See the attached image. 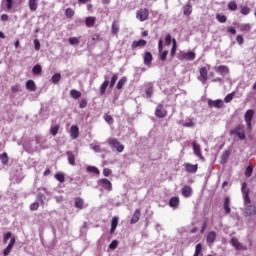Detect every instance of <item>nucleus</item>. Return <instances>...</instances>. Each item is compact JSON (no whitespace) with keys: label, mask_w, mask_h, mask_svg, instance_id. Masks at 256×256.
Wrapping results in <instances>:
<instances>
[{"label":"nucleus","mask_w":256,"mask_h":256,"mask_svg":"<svg viewBox=\"0 0 256 256\" xmlns=\"http://www.w3.org/2000/svg\"><path fill=\"white\" fill-rule=\"evenodd\" d=\"M111 173H113V171H111V169H109V168H104L103 169L104 177H109V175H111Z\"/></svg>","instance_id":"59"},{"label":"nucleus","mask_w":256,"mask_h":256,"mask_svg":"<svg viewBox=\"0 0 256 256\" xmlns=\"http://www.w3.org/2000/svg\"><path fill=\"white\" fill-rule=\"evenodd\" d=\"M70 97H72V99H79L81 97V91H78L76 89H72L70 91Z\"/></svg>","instance_id":"34"},{"label":"nucleus","mask_w":256,"mask_h":256,"mask_svg":"<svg viewBox=\"0 0 256 256\" xmlns=\"http://www.w3.org/2000/svg\"><path fill=\"white\" fill-rule=\"evenodd\" d=\"M119 30H120L119 21H114L111 26L112 35H115L117 37V35H119Z\"/></svg>","instance_id":"17"},{"label":"nucleus","mask_w":256,"mask_h":256,"mask_svg":"<svg viewBox=\"0 0 256 256\" xmlns=\"http://www.w3.org/2000/svg\"><path fill=\"white\" fill-rule=\"evenodd\" d=\"M153 61V54L151 52H146L144 55V65H151Z\"/></svg>","instance_id":"27"},{"label":"nucleus","mask_w":256,"mask_h":256,"mask_svg":"<svg viewBox=\"0 0 256 256\" xmlns=\"http://www.w3.org/2000/svg\"><path fill=\"white\" fill-rule=\"evenodd\" d=\"M117 225H119V218L115 216L112 218V221H111V229H110L111 234L115 233V230L117 229Z\"/></svg>","instance_id":"25"},{"label":"nucleus","mask_w":256,"mask_h":256,"mask_svg":"<svg viewBox=\"0 0 256 256\" xmlns=\"http://www.w3.org/2000/svg\"><path fill=\"white\" fill-rule=\"evenodd\" d=\"M195 57L196 54L192 51L182 54V59H184V61H193Z\"/></svg>","instance_id":"20"},{"label":"nucleus","mask_w":256,"mask_h":256,"mask_svg":"<svg viewBox=\"0 0 256 256\" xmlns=\"http://www.w3.org/2000/svg\"><path fill=\"white\" fill-rule=\"evenodd\" d=\"M193 152L196 157H199L202 161L205 160V157H203V154L201 153V146L197 144V142L192 143Z\"/></svg>","instance_id":"9"},{"label":"nucleus","mask_w":256,"mask_h":256,"mask_svg":"<svg viewBox=\"0 0 256 256\" xmlns=\"http://www.w3.org/2000/svg\"><path fill=\"white\" fill-rule=\"evenodd\" d=\"M216 73H219V75H227L229 74V67L225 65H220L218 67L214 68Z\"/></svg>","instance_id":"14"},{"label":"nucleus","mask_w":256,"mask_h":256,"mask_svg":"<svg viewBox=\"0 0 256 256\" xmlns=\"http://www.w3.org/2000/svg\"><path fill=\"white\" fill-rule=\"evenodd\" d=\"M98 183L105 189L106 191H112L113 190V184L109 179L107 178H102L98 181Z\"/></svg>","instance_id":"6"},{"label":"nucleus","mask_w":256,"mask_h":256,"mask_svg":"<svg viewBox=\"0 0 256 256\" xmlns=\"http://www.w3.org/2000/svg\"><path fill=\"white\" fill-rule=\"evenodd\" d=\"M52 82L59 83L61 81V74L60 73H56L52 76Z\"/></svg>","instance_id":"50"},{"label":"nucleus","mask_w":256,"mask_h":256,"mask_svg":"<svg viewBox=\"0 0 256 256\" xmlns=\"http://www.w3.org/2000/svg\"><path fill=\"white\" fill-rule=\"evenodd\" d=\"M107 143L110 147H112V149L117 150L118 153H123V151L125 150V146L121 144V142H119V140H117L116 138H109L107 140Z\"/></svg>","instance_id":"1"},{"label":"nucleus","mask_w":256,"mask_h":256,"mask_svg":"<svg viewBox=\"0 0 256 256\" xmlns=\"http://www.w3.org/2000/svg\"><path fill=\"white\" fill-rule=\"evenodd\" d=\"M201 251H203V245L201 243L197 244L195 247V253L193 256H199L201 255Z\"/></svg>","instance_id":"42"},{"label":"nucleus","mask_w":256,"mask_h":256,"mask_svg":"<svg viewBox=\"0 0 256 256\" xmlns=\"http://www.w3.org/2000/svg\"><path fill=\"white\" fill-rule=\"evenodd\" d=\"M215 239H217V233H215V231H210L207 235L206 241L208 243H215Z\"/></svg>","instance_id":"28"},{"label":"nucleus","mask_w":256,"mask_h":256,"mask_svg":"<svg viewBox=\"0 0 256 256\" xmlns=\"http://www.w3.org/2000/svg\"><path fill=\"white\" fill-rule=\"evenodd\" d=\"M67 157L70 165H75V155L71 152H67Z\"/></svg>","instance_id":"45"},{"label":"nucleus","mask_w":256,"mask_h":256,"mask_svg":"<svg viewBox=\"0 0 256 256\" xmlns=\"http://www.w3.org/2000/svg\"><path fill=\"white\" fill-rule=\"evenodd\" d=\"M69 43H70V45H79V38H77V37H71V38H69Z\"/></svg>","instance_id":"55"},{"label":"nucleus","mask_w":256,"mask_h":256,"mask_svg":"<svg viewBox=\"0 0 256 256\" xmlns=\"http://www.w3.org/2000/svg\"><path fill=\"white\" fill-rule=\"evenodd\" d=\"M173 45L171 49V57H175V53H177V40L172 39Z\"/></svg>","instance_id":"41"},{"label":"nucleus","mask_w":256,"mask_h":256,"mask_svg":"<svg viewBox=\"0 0 256 256\" xmlns=\"http://www.w3.org/2000/svg\"><path fill=\"white\" fill-rule=\"evenodd\" d=\"M184 167L187 171V173H197V170L199 169V165L197 164H191V163H185Z\"/></svg>","instance_id":"11"},{"label":"nucleus","mask_w":256,"mask_h":256,"mask_svg":"<svg viewBox=\"0 0 256 256\" xmlns=\"http://www.w3.org/2000/svg\"><path fill=\"white\" fill-rule=\"evenodd\" d=\"M6 1V9L8 11H11L13 9V0H5ZM16 1H21V0H16Z\"/></svg>","instance_id":"54"},{"label":"nucleus","mask_w":256,"mask_h":256,"mask_svg":"<svg viewBox=\"0 0 256 256\" xmlns=\"http://www.w3.org/2000/svg\"><path fill=\"white\" fill-rule=\"evenodd\" d=\"M208 107L210 108L214 107L215 109H223L225 107V103L221 99H217V100L209 99Z\"/></svg>","instance_id":"3"},{"label":"nucleus","mask_w":256,"mask_h":256,"mask_svg":"<svg viewBox=\"0 0 256 256\" xmlns=\"http://www.w3.org/2000/svg\"><path fill=\"white\" fill-rule=\"evenodd\" d=\"M39 0H28V7L30 11H37V8L39 7Z\"/></svg>","instance_id":"24"},{"label":"nucleus","mask_w":256,"mask_h":256,"mask_svg":"<svg viewBox=\"0 0 256 256\" xmlns=\"http://www.w3.org/2000/svg\"><path fill=\"white\" fill-rule=\"evenodd\" d=\"M155 115L159 117V119H164V117H167V111L163 108V104L157 105Z\"/></svg>","instance_id":"7"},{"label":"nucleus","mask_w":256,"mask_h":256,"mask_svg":"<svg viewBox=\"0 0 256 256\" xmlns=\"http://www.w3.org/2000/svg\"><path fill=\"white\" fill-rule=\"evenodd\" d=\"M59 129H60L59 124H56L53 127H51V129H50L51 135H53V137H55L59 133Z\"/></svg>","instance_id":"38"},{"label":"nucleus","mask_w":256,"mask_h":256,"mask_svg":"<svg viewBox=\"0 0 256 256\" xmlns=\"http://www.w3.org/2000/svg\"><path fill=\"white\" fill-rule=\"evenodd\" d=\"M117 74H114L111 78V81H110V89H113V87H115V83H117Z\"/></svg>","instance_id":"53"},{"label":"nucleus","mask_w":256,"mask_h":256,"mask_svg":"<svg viewBox=\"0 0 256 256\" xmlns=\"http://www.w3.org/2000/svg\"><path fill=\"white\" fill-rule=\"evenodd\" d=\"M0 160L2 164L8 165L9 164V156L7 155V152H4L0 155Z\"/></svg>","instance_id":"35"},{"label":"nucleus","mask_w":256,"mask_h":256,"mask_svg":"<svg viewBox=\"0 0 256 256\" xmlns=\"http://www.w3.org/2000/svg\"><path fill=\"white\" fill-rule=\"evenodd\" d=\"M136 18L139 19L141 22L147 21V19H149V10L147 8H140L136 12Z\"/></svg>","instance_id":"2"},{"label":"nucleus","mask_w":256,"mask_h":256,"mask_svg":"<svg viewBox=\"0 0 256 256\" xmlns=\"http://www.w3.org/2000/svg\"><path fill=\"white\" fill-rule=\"evenodd\" d=\"M70 135L72 139H77L79 137V127L76 125L71 126Z\"/></svg>","instance_id":"19"},{"label":"nucleus","mask_w":256,"mask_h":256,"mask_svg":"<svg viewBox=\"0 0 256 256\" xmlns=\"http://www.w3.org/2000/svg\"><path fill=\"white\" fill-rule=\"evenodd\" d=\"M55 180L59 181V183H65V173L63 172H57L55 175Z\"/></svg>","instance_id":"31"},{"label":"nucleus","mask_w":256,"mask_h":256,"mask_svg":"<svg viewBox=\"0 0 256 256\" xmlns=\"http://www.w3.org/2000/svg\"><path fill=\"white\" fill-rule=\"evenodd\" d=\"M171 34H168L166 37H165V43L166 45H171Z\"/></svg>","instance_id":"64"},{"label":"nucleus","mask_w":256,"mask_h":256,"mask_svg":"<svg viewBox=\"0 0 256 256\" xmlns=\"http://www.w3.org/2000/svg\"><path fill=\"white\" fill-rule=\"evenodd\" d=\"M146 95L148 97V99H151V97H153V87L151 85H149L147 88H146Z\"/></svg>","instance_id":"48"},{"label":"nucleus","mask_w":256,"mask_h":256,"mask_svg":"<svg viewBox=\"0 0 256 256\" xmlns=\"http://www.w3.org/2000/svg\"><path fill=\"white\" fill-rule=\"evenodd\" d=\"M84 201L81 197H77L75 198V202H74V205L76 207V209H83V205H84Z\"/></svg>","instance_id":"30"},{"label":"nucleus","mask_w":256,"mask_h":256,"mask_svg":"<svg viewBox=\"0 0 256 256\" xmlns=\"http://www.w3.org/2000/svg\"><path fill=\"white\" fill-rule=\"evenodd\" d=\"M231 245L237 249V251H246L247 247L242 246L239 240L235 237L231 238Z\"/></svg>","instance_id":"10"},{"label":"nucleus","mask_w":256,"mask_h":256,"mask_svg":"<svg viewBox=\"0 0 256 256\" xmlns=\"http://www.w3.org/2000/svg\"><path fill=\"white\" fill-rule=\"evenodd\" d=\"M216 19L219 23H227V16L223 14H216Z\"/></svg>","instance_id":"40"},{"label":"nucleus","mask_w":256,"mask_h":256,"mask_svg":"<svg viewBox=\"0 0 256 256\" xmlns=\"http://www.w3.org/2000/svg\"><path fill=\"white\" fill-rule=\"evenodd\" d=\"M240 13L242 15H249V13H251V8H249V6H243L241 7Z\"/></svg>","instance_id":"47"},{"label":"nucleus","mask_w":256,"mask_h":256,"mask_svg":"<svg viewBox=\"0 0 256 256\" xmlns=\"http://www.w3.org/2000/svg\"><path fill=\"white\" fill-rule=\"evenodd\" d=\"M253 175V166L249 165L245 171V177H251Z\"/></svg>","instance_id":"51"},{"label":"nucleus","mask_w":256,"mask_h":256,"mask_svg":"<svg viewBox=\"0 0 256 256\" xmlns=\"http://www.w3.org/2000/svg\"><path fill=\"white\" fill-rule=\"evenodd\" d=\"M15 247V238H11L8 246L4 249L3 255L4 256H9V253H11V250Z\"/></svg>","instance_id":"15"},{"label":"nucleus","mask_w":256,"mask_h":256,"mask_svg":"<svg viewBox=\"0 0 256 256\" xmlns=\"http://www.w3.org/2000/svg\"><path fill=\"white\" fill-rule=\"evenodd\" d=\"M227 31H228V33H231V35H236L237 34V30L235 29V27L229 26L227 28Z\"/></svg>","instance_id":"61"},{"label":"nucleus","mask_w":256,"mask_h":256,"mask_svg":"<svg viewBox=\"0 0 256 256\" xmlns=\"http://www.w3.org/2000/svg\"><path fill=\"white\" fill-rule=\"evenodd\" d=\"M39 209V202H34L30 205V211H37Z\"/></svg>","instance_id":"56"},{"label":"nucleus","mask_w":256,"mask_h":256,"mask_svg":"<svg viewBox=\"0 0 256 256\" xmlns=\"http://www.w3.org/2000/svg\"><path fill=\"white\" fill-rule=\"evenodd\" d=\"M240 31L242 33H249V31H251V25L250 24H243L242 26H240Z\"/></svg>","instance_id":"39"},{"label":"nucleus","mask_w":256,"mask_h":256,"mask_svg":"<svg viewBox=\"0 0 256 256\" xmlns=\"http://www.w3.org/2000/svg\"><path fill=\"white\" fill-rule=\"evenodd\" d=\"M253 115H255V111H253L252 109L247 110L245 113V121H246L247 129L249 130L252 129L251 122L253 121Z\"/></svg>","instance_id":"4"},{"label":"nucleus","mask_w":256,"mask_h":256,"mask_svg":"<svg viewBox=\"0 0 256 256\" xmlns=\"http://www.w3.org/2000/svg\"><path fill=\"white\" fill-rule=\"evenodd\" d=\"M241 191L243 195H249V188H247V182L242 183Z\"/></svg>","instance_id":"49"},{"label":"nucleus","mask_w":256,"mask_h":256,"mask_svg":"<svg viewBox=\"0 0 256 256\" xmlns=\"http://www.w3.org/2000/svg\"><path fill=\"white\" fill-rule=\"evenodd\" d=\"M229 11H237V3L235 1H230L228 3Z\"/></svg>","instance_id":"44"},{"label":"nucleus","mask_w":256,"mask_h":256,"mask_svg":"<svg viewBox=\"0 0 256 256\" xmlns=\"http://www.w3.org/2000/svg\"><path fill=\"white\" fill-rule=\"evenodd\" d=\"M38 201H40L41 205H45V196L44 194H38Z\"/></svg>","instance_id":"60"},{"label":"nucleus","mask_w":256,"mask_h":256,"mask_svg":"<svg viewBox=\"0 0 256 256\" xmlns=\"http://www.w3.org/2000/svg\"><path fill=\"white\" fill-rule=\"evenodd\" d=\"M96 21H97V18H95L94 16H88L85 19V25L86 27H94Z\"/></svg>","instance_id":"21"},{"label":"nucleus","mask_w":256,"mask_h":256,"mask_svg":"<svg viewBox=\"0 0 256 256\" xmlns=\"http://www.w3.org/2000/svg\"><path fill=\"white\" fill-rule=\"evenodd\" d=\"M230 135H237V137L243 141V139H245V130H243V127L238 126L230 131Z\"/></svg>","instance_id":"5"},{"label":"nucleus","mask_w":256,"mask_h":256,"mask_svg":"<svg viewBox=\"0 0 256 256\" xmlns=\"http://www.w3.org/2000/svg\"><path fill=\"white\" fill-rule=\"evenodd\" d=\"M179 203H180V200H179V197L177 196L172 197L169 200V206L172 207L173 209H177V207H179Z\"/></svg>","instance_id":"23"},{"label":"nucleus","mask_w":256,"mask_h":256,"mask_svg":"<svg viewBox=\"0 0 256 256\" xmlns=\"http://www.w3.org/2000/svg\"><path fill=\"white\" fill-rule=\"evenodd\" d=\"M127 83V77H122L119 81H118V83H117V85H116V88L118 89V90H121V89H123V87H125V84Z\"/></svg>","instance_id":"32"},{"label":"nucleus","mask_w":256,"mask_h":256,"mask_svg":"<svg viewBox=\"0 0 256 256\" xmlns=\"http://www.w3.org/2000/svg\"><path fill=\"white\" fill-rule=\"evenodd\" d=\"M145 45H147V41L140 39L138 41H133L131 47L132 49H137V47H145Z\"/></svg>","instance_id":"22"},{"label":"nucleus","mask_w":256,"mask_h":256,"mask_svg":"<svg viewBox=\"0 0 256 256\" xmlns=\"http://www.w3.org/2000/svg\"><path fill=\"white\" fill-rule=\"evenodd\" d=\"M181 193L183 195V197H191V195H193V188H191V186L189 185H185L182 189H181Z\"/></svg>","instance_id":"12"},{"label":"nucleus","mask_w":256,"mask_h":256,"mask_svg":"<svg viewBox=\"0 0 256 256\" xmlns=\"http://www.w3.org/2000/svg\"><path fill=\"white\" fill-rule=\"evenodd\" d=\"M223 207L226 215H229L231 213V199L229 197L225 198Z\"/></svg>","instance_id":"16"},{"label":"nucleus","mask_w":256,"mask_h":256,"mask_svg":"<svg viewBox=\"0 0 256 256\" xmlns=\"http://www.w3.org/2000/svg\"><path fill=\"white\" fill-rule=\"evenodd\" d=\"M65 15L68 19H71V17L75 15V10H73L72 8H67L65 11Z\"/></svg>","instance_id":"43"},{"label":"nucleus","mask_w":256,"mask_h":256,"mask_svg":"<svg viewBox=\"0 0 256 256\" xmlns=\"http://www.w3.org/2000/svg\"><path fill=\"white\" fill-rule=\"evenodd\" d=\"M86 171H88V173H94L95 175H99V168L95 167V166H88L86 168Z\"/></svg>","instance_id":"37"},{"label":"nucleus","mask_w":256,"mask_h":256,"mask_svg":"<svg viewBox=\"0 0 256 256\" xmlns=\"http://www.w3.org/2000/svg\"><path fill=\"white\" fill-rule=\"evenodd\" d=\"M139 219H141V210L140 209H136L131 220H130V224L131 225H135V223L139 222Z\"/></svg>","instance_id":"13"},{"label":"nucleus","mask_w":256,"mask_h":256,"mask_svg":"<svg viewBox=\"0 0 256 256\" xmlns=\"http://www.w3.org/2000/svg\"><path fill=\"white\" fill-rule=\"evenodd\" d=\"M183 13L184 15H186V17H189V15L193 13V6L191 5V3L188 2L186 5H184Z\"/></svg>","instance_id":"26"},{"label":"nucleus","mask_w":256,"mask_h":256,"mask_svg":"<svg viewBox=\"0 0 256 256\" xmlns=\"http://www.w3.org/2000/svg\"><path fill=\"white\" fill-rule=\"evenodd\" d=\"M34 49H35L36 51H39V49H41V42H39L38 39H35V40H34Z\"/></svg>","instance_id":"58"},{"label":"nucleus","mask_w":256,"mask_h":256,"mask_svg":"<svg viewBox=\"0 0 256 256\" xmlns=\"http://www.w3.org/2000/svg\"><path fill=\"white\" fill-rule=\"evenodd\" d=\"M11 235H12L11 232H7L5 234L4 239H3L4 243H7V241H9L11 239Z\"/></svg>","instance_id":"63"},{"label":"nucleus","mask_w":256,"mask_h":256,"mask_svg":"<svg viewBox=\"0 0 256 256\" xmlns=\"http://www.w3.org/2000/svg\"><path fill=\"white\" fill-rule=\"evenodd\" d=\"M107 87H109V80L104 81L100 86V95H103L105 91H107Z\"/></svg>","instance_id":"36"},{"label":"nucleus","mask_w":256,"mask_h":256,"mask_svg":"<svg viewBox=\"0 0 256 256\" xmlns=\"http://www.w3.org/2000/svg\"><path fill=\"white\" fill-rule=\"evenodd\" d=\"M119 245V242L117 240H113L110 244H109V249L115 250V248Z\"/></svg>","instance_id":"57"},{"label":"nucleus","mask_w":256,"mask_h":256,"mask_svg":"<svg viewBox=\"0 0 256 256\" xmlns=\"http://www.w3.org/2000/svg\"><path fill=\"white\" fill-rule=\"evenodd\" d=\"M32 73H33V75H41V73H43V69L41 68V65L36 64V65L32 68Z\"/></svg>","instance_id":"33"},{"label":"nucleus","mask_w":256,"mask_h":256,"mask_svg":"<svg viewBox=\"0 0 256 256\" xmlns=\"http://www.w3.org/2000/svg\"><path fill=\"white\" fill-rule=\"evenodd\" d=\"M104 119L106 121V123H108V125H113V116L109 115V114H105Z\"/></svg>","instance_id":"52"},{"label":"nucleus","mask_w":256,"mask_h":256,"mask_svg":"<svg viewBox=\"0 0 256 256\" xmlns=\"http://www.w3.org/2000/svg\"><path fill=\"white\" fill-rule=\"evenodd\" d=\"M80 109H85L87 107V100L83 99L79 104Z\"/></svg>","instance_id":"62"},{"label":"nucleus","mask_w":256,"mask_h":256,"mask_svg":"<svg viewBox=\"0 0 256 256\" xmlns=\"http://www.w3.org/2000/svg\"><path fill=\"white\" fill-rule=\"evenodd\" d=\"M208 71L209 69H207V67H202L199 70L200 76L198 77L199 81H201V83L205 84L207 83V75H208Z\"/></svg>","instance_id":"8"},{"label":"nucleus","mask_w":256,"mask_h":256,"mask_svg":"<svg viewBox=\"0 0 256 256\" xmlns=\"http://www.w3.org/2000/svg\"><path fill=\"white\" fill-rule=\"evenodd\" d=\"M26 89H28V91H36L37 86L35 85V81L28 80L26 82Z\"/></svg>","instance_id":"29"},{"label":"nucleus","mask_w":256,"mask_h":256,"mask_svg":"<svg viewBox=\"0 0 256 256\" xmlns=\"http://www.w3.org/2000/svg\"><path fill=\"white\" fill-rule=\"evenodd\" d=\"M245 214H246L248 217H251V216H253V215H256V207H255V205H248V206L246 207Z\"/></svg>","instance_id":"18"},{"label":"nucleus","mask_w":256,"mask_h":256,"mask_svg":"<svg viewBox=\"0 0 256 256\" xmlns=\"http://www.w3.org/2000/svg\"><path fill=\"white\" fill-rule=\"evenodd\" d=\"M233 97H235V92L226 95L224 98L225 103H231L233 101Z\"/></svg>","instance_id":"46"}]
</instances>
